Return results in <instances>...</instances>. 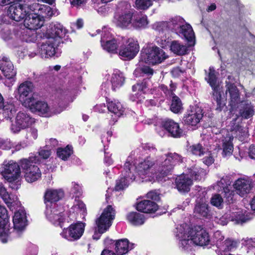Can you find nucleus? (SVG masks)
Segmentation results:
<instances>
[{
	"label": "nucleus",
	"mask_w": 255,
	"mask_h": 255,
	"mask_svg": "<svg viewBox=\"0 0 255 255\" xmlns=\"http://www.w3.org/2000/svg\"><path fill=\"white\" fill-rule=\"evenodd\" d=\"M183 157L176 153H168L159 157L155 163L153 159L148 156L138 166L139 175H147L153 173L152 168L156 169V177L158 181H162L173 169L174 166L183 162Z\"/></svg>",
	"instance_id": "1"
},
{
	"label": "nucleus",
	"mask_w": 255,
	"mask_h": 255,
	"mask_svg": "<svg viewBox=\"0 0 255 255\" xmlns=\"http://www.w3.org/2000/svg\"><path fill=\"white\" fill-rule=\"evenodd\" d=\"M176 230V237L179 239L180 247L185 251L191 250L192 245L204 246L210 242L208 233L200 226L190 228L187 224H183Z\"/></svg>",
	"instance_id": "2"
},
{
	"label": "nucleus",
	"mask_w": 255,
	"mask_h": 255,
	"mask_svg": "<svg viewBox=\"0 0 255 255\" xmlns=\"http://www.w3.org/2000/svg\"><path fill=\"white\" fill-rule=\"evenodd\" d=\"M115 210L112 206H108L101 215L95 221L97 227L93 235L94 240L99 239L101 235L109 229L112 225V221L115 219Z\"/></svg>",
	"instance_id": "3"
},
{
	"label": "nucleus",
	"mask_w": 255,
	"mask_h": 255,
	"mask_svg": "<svg viewBox=\"0 0 255 255\" xmlns=\"http://www.w3.org/2000/svg\"><path fill=\"white\" fill-rule=\"evenodd\" d=\"M40 162L37 156H30L28 158L20 160V166L24 173V178L28 182H33L41 177V173L39 167L33 164Z\"/></svg>",
	"instance_id": "4"
},
{
	"label": "nucleus",
	"mask_w": 255,
	"mask_h": 255,
	"mask_svg": "<svg viewBox=\"0 0 255 255\" xmlns=\"http://www.w3.org/2000/svg\"><path fill=\"white\" fill-rule=\"evenodd\" d=\"M133 12L130 5L126 2H122L119 5V11L114 17L116 25L122 28H128L131 27Z\"/></svg>",
	"instance_id": "5"
},
{
	"label": "nucleus",
	"mask_w": 255,
	"mask_h": 255,
	"mask_svg": "<svg viewBox=\"0 0 255 255\" xmlns=\"http://www.w3.org/2000/svg\"><path fill=\"white\" fill-rule=\"evenodd\" d=\"M15 97L25 107L31 105L35 101L33 84L29 81L21 83L15 91Z\"/></svg>",
	"instance_id": "6"
},
{
	"label": "nucleus",
	"mask_w": 255,
	"mask_h": 255,
	"mask_svg": "<svg viewBox=\"0 0 255 255\" xmlns=\"http://www.w3.org/2000/svg\"><path fill=\"white\" fill-rule=\"evenodd\" d=\"M131 160V158L130 157L127 159L122 172L123 176L116 181L115 187L116 191H119L125 189L135 179V167Z\"/></svg>",
	"instance_id": "7"
},
{
	"label": "nucleus",
	"mask_w": 255,
	"mask_h": 255,
	"mask_svg": "<svg viewBox=\"0 0 255 255\" xmlns=\"http://www.w3.org/2000/svg\"><path fill=\"white\" fill-rule=\"evenodd\" d=\"M167 58L165 52L156 46L146 48L141 55V60L153 65L161 63Z\"/></svg>",
	"instance_id": "8"
},
{
	"label": "nucleus",
	"mask_w": 255,
	"mask_h": 255,
	"mask_svg": "<svg viewBox=\"0 0 255 255\" xmlns=\"http://www.w3.org/2000/svg\"><path fill=\"white\" fill-rule=\"evenodd\" d=\"M26 108L39 115L48 117L59 114L63 111L61 108L50 107L46 102L42 101H36V100L35 102H31V105L27 106Z\"/></svg>",
	"instance_id": "9"
},
{
	"label": "nucleus",
	"mask_w": 255,
	"mask_h": 255,
	"mask_svg": "<svg viewBox=\"0 0 255 255\" xmlns=\"http://www.w3.org/2000/svg\"><path fill=\"white\" fill-rule=\"evenodd\" d=\"M170 89L167 87L161 85L158 87V91L163 92L165 96L168 99H171V104L170 106L171 111L174 113H178L180 112L183 108L182 102L179 97L176 96L173 93L176 89V85L173 83L170 85Z\"/></svg>",
	"instance_id": "10"
},
{
	"label": "nucleus",
	"mask_w": 255,
	"mask_h": 255,
	"mask_svg": "<svg viewBox=\"0 0 255 255\" xmlns=\"http://www.w3.org/2000/svg\"><path fill=\"white\" fill-rule=\"evenodd\" d=\"M205 79L213 90L214 99L216 101L217 104L216 110L220 111L225 106V103L221 100V95L218 91L219 86L217 83L215 71L213 68H210L209 74Z\"/></svg>",
	"instance_id": "11"
},
{
	"label": "nucleus",
	"mask_w": 255,
	"mask_h": 255,
	"mask_svg": "<svg viewBox=\"0 0 255 255\" xmlns=\"http://www.w3.org/2000/svg\"><path fill=\"white\" fill-rule=\"evenodd\" d=\"M139 51L137 41L132 38H129L125 43L121 45L119 55L125 59L133 58Z\"/></svg>",
	"instance_id": "12"
},
{
	"label": "nucleus",
	"mask_w": 255,
	"mask_h": 255,
	"mask_svg": "<svg viewBox=\"0 0 255 255\" xmlns=\"http://www.w3.org/2000/svg\"><path fill=\"white\" fill-rule=\"evenodd\" d=\"M34 123V120L25 112H19L17 113L14 124H12L10 129L13 133H17L22 129L31 126Z\"/></svg>",
	"instance_id": "13"
},
{
	"label": "nucleus",
	"mask_w": 255,
	"mask_h": 255,
	"mask_svg": "<svg viewBox=\"0 0 255 255\" xmlns=\"http://www.w3.org/2000/svg\"><path fill=\"white\" fill-rule=\"evenodd\" d=\"M85 229V224L78 223L71 225L68 228L64 229L61 236L69 241L77 240L82 236Z\"/></svg>",
	"instance_id": "14"
},
{
	"label": "nucleus",
	"mask_w": 255,
	"mask_h": 255,
	"mask_svg": "<svg viewBox=\"0 0 255 255\" xmlns=\"http://www.w3.org/2000/svg\"><path fill=\"white\" fill-rule=\"evenodd\" d=\"M59 44V40H54L53 37H48L41 45L39 49V54L42 58L51 57L55 55L56 49Z\"/></svg>",
	"instance_id": "15"
},
{
	"label": "nucleus",
	"mask_w": 255,
	"mask_h": 255,
	"mask_svg": "<svg viewBox=\"0 0 255 255\" xmlns=\"http://www.w3.org/2000/svg\"><path fill=\"white\" fill-rule=\"evenodd\" d=\"M29 13L26 9V4L16 3L10 5L7 8L8 16L16 21H19L23 19Z\"/></svg>",
	"instance_id": "16"
},
{
	"label": "nucleus",
	"mask_w": 255,
	"mask_h": 255,
	"mask_svg": "<svg viewBox=\"0 0 255 255\" xmlns=\"http://www.w3.org/2000/svg\"><path fill=\"white\" fill-rule=\"evenodd\" d=\"M63 211L62 207L48 206V207H46L45 214L48 220L53 224L59 225L62 228L61 223L64 220Z\"/></svg>",
	"instance_id": "17"
},
{
	"label": "nucleus",
	"mask_w": 255,
	"mask_h": 255,
	"mask_svg": "<svg viewBox=\"0 0 255 255\" xmlns=\"http://www.w3.org/2000/svg\"><path fill=\"white\" fill-rule=\"evenodd\" d=\"M0 69L5 78L9 81L7 86H12L15 81L14 77L16 72L14 69L12 63L7 57L3 56L0 61Z\"/></svg>",
	"instance_id": "18"
},
{
	"label": "nucleus",
	"mask_w": 255,
	"mask_h": 255,
	"mask_svg": "<svg viewBox=\"0 0 255 255\" xmlns=\"http://www.w3.org/2000/svg\"><path fill=\"white\" fill-rule=\"evenodd\" d=\"M101 45L103 48L109 53H115L117 52L118 44L117 40L112 37V35L107 28L102 31Z\"/></svg>",
	"instance_id": "19"
},
{
	"label": "nucleus",
	"mask_w": 255,
	"mask_h": 255,
	"mask_svg": "<svg viewBox=\"0 0 255 255\" xmlns=\"http://www.w3.org/2000/svg\"><path fill=\"white\" fill-rule=\"evenodd\" d=\"M2 174L7 181L12 182L17 180L20 176V172L18 164L13 161H9L4 165Z\"/></svg>",
	"instance_id": "20"
},
{
	"label": "nucleus",
	"mask_w": 255,
	"mask_h": 255,
	"mask_svg": "<svg viewBox=\"0 0 255 255\" xmlns=\"http://www.w3.org/2000/svg\"><path fill=\"white\" fill-rule=\"evenodd\" d=\"M206 192H202V196L198 197L195 205L194 213L195 216L198 218L203 217H207L209 215V209L208 201L206 197Z\"/></svg>",
	"instance_id": "21"
},
{
	"label": "nucleus",
	"mask_w": 255,
	"mask_h": 255,
	"mask_svg": "<svg viewBox=\"0 0 255 255\" xmlns=\"http://www.w3.org/2000/svg\"><path fill=\"white\" fill-rule=\"evenodd\" d=\"M202 117V109L195 106L187 112L184 117L183 121L186 125L195 126L200 122Z\"/></svg>",
	"instance_id": "22"
},
{
	"label": "nucleus",
	"mask_w": 255,
	"mask_h": 255,
	"mask_svg": "<svg viewBox=\"0 0 255 255\" xmlns=\"http://www.w3.org/2000/svg\"><path fill=\"white\" fill-rule=\"evenodd\" d=\"M8 217L7 211L4 207L0 206V237H2V243H6L7 240L5 237H8L9 232V226L8 225Z\"/></svg>",
	"instance_id": "23"
},
{
	"label": "nucleus",
	"mask_w": 255,
	"mask_h": 255,
	"mask_svg": "<svg viewBox=\"0 0 255 255\" xmlns=\"http://www.w3.org/2000/svg\"><path fill=\"white\" fill-rule=\"evenodd\" d=\"M64 196V192L61 189H48L44 195V201L46 207L53 206L58 207L56 202Z\"/></svg>",
	"instance_id": "24"
},
{
	"label": "nucleus",
	"mask_w": 255,
	"mask_h": 255,
	"mask_svg": "<svg viewBox=\"0 0 255 255\" xmlns=\"http://www.w3.org/2000/svg\"><path fill=\"white\" fill-rule=\"evenodd\" d=\"M13 231L18 234L22 232L27 225L26 213L23 210L15 212L13 217Z\"/></svg>",
	"instance_id": "25"
},
{
	"label": "nucleus",
	"mask_w": 255,
	"mask_h": 255,
	"mask_svg": "<svg viewBox=\"0 0 255 255\" xmlns=\"http://www.w3.org/2000/svg\"><path fill=\"white\" fill-rule=\"evenodd\" d=\"M237 193L241 196L249 193L253 187L252 181L249 179L239 178L233 184Z\"/></svg>",
	"instance_id": "26"
},
{
	"label": "nucleus",
	"mask_w": 255,
	"mask_h": 255,
	"mask_svg": "<svg viewBox=\"0 0 255 255\" xmlns=\"http://www.w3.org/2000/svg\"><path fill=\"white\" fill-rule=\"evenodd\" d=\"M25 17L24 25L29 30H36L43 24L44 19L36 13H28L27 16Z\"/></svg>",
	"instance_id": "27"
},
{
	"label": "nucleus",
	"mask_w": 255,
	"mask_h": 255,
	"mask_svg": "<svg viewBox=\"0 0 255 255\" xmlns=\"http://www.w3.org/2000/svg\"><path fill=\"white\" fill-rule=\"evenodd\" d=\"M162 126L173 137H179L182 134V130L179 124L172 120L168 119L163 122Z\"/></svg>",
	"instance_id": "28"
},
{
	"label": "nucleus",
	"mask_w": 255,
	"mask_h": 255,
	"mask_svg": "<svg viewBox=\"0 0 255 255\" xmlns=\"http://www.w3.org/2000/svg\"><path fill=\"white\" fill-rule=\"evenodd\" d=\"M192 184V180L184 174L178 176L175 179L176 187L180 192H188Z\"/></svg>",
	"instance_id": "29"
},
{
	"label": "nucleus",
	"mask_w": 255,
	"mask_h": 255,
	"mask_svg": "<svg viewBox=\"0 0 255 255\" xmlns=\"http://www.w3.org/2000/svg\"><path fill=\"white\" fill-rule=\"evenodd\" d=\"M227 91L230 95V105L232 109L236 107L241 102L239 90L237 87L233 84L226 82Z\"/></svg>",
	"instance_id": "30"
},
{
	"label": "nucleus",
	"mask_w": 255,
	"mask_h": 255,
	"mask_svg": "<svg viewBox=\"0 0 255 255\" xmlns=\"http://www.w3.org/2000/svg\"><path fill=\"white\" fill-rule=\"evenodd\" d=\"M136 209L144 213H154L158 209V205L155 202L149 200H144L138 202Z\"/></svg>",
	"instance_id": "31"
},
{
	"label": "nucleus",
	"mask_w": 255,
	"mask_h": 255,
	"mask_svg": "<svg viewBox=\"0 0 255 255\" xmlns=\"http://www.w3.org/2000/svg\"><path fill=\"white\" fill-rule=\"evenodd\" d=\"M239 113L242 118L245 119H249L255 113V106L248 101H242Z\"/></svg>",
	"instance_id": "32"
},
{
	"label": "nucleus",
	"mask_w": 255,
	"mask_h": 255,
	"mask_svg": "<svg viewBox=\"0 0 255 255\" xmlns=\"http://www.w3.org/2000/svg\"><path fill=\"white\" fill-rule=\"evenodd\" d=\"M133 245V244L129 245L127 239H121L116 241L115 249L117 255H123L129 250L132 249Z\"/></svg>",
	"instance_id": "33"
},
{
	"label": "nucleus",
	"mask_w": 255,
	"mask_h": 255,
	"mask_svg": "<svg viewBox=\"0 0 255 255\" xmlns=\"http://www.w3.org/2000/svg\"><path fill=\"white\" fill-rule=\"evenodd\" d=\"M125 80V78L123 73L118 70H115L111 79L112 89L115 90L122 86Z\"/></svg>",
	"instance_id": "34"
},
{
	"label": "nucleus",
	"mask_w": 255,
	"mask_h": 255,
	"mask_svg": "<svg viewBox=\"0 0 255 255\" xmlns=\"http://www.w3.org/2000/svg\"><path fill=\"white\" fill-rule=\"evenodd\" d=\"M147 24L148 21L145 15L141 13L133 14L131 27L135 28H140L145 27Z\"/></svg>",
	"instance_id": "35"
},
{
	"label": "nucleus",
	"mask_w": 255,
	"mask_h": 255,
	"mask_svg": "<svg viewBox=\"0 0 255 255\" xmlns=\"http://www.w3.org/2000/svg\"><path fill=\"white\" fill-rule=\"evenodd\" d=\"M179 36L185 38L188 41H192L195 38V35L191 26L185 22L180 28V31L177 32Z\"/></svg>",
	"instance_id": "36"
},
{
	"label": "nucleus",
	"mask_w": 255,
	"mask_h": 255,
	"mask_svg": "<svg viewBox=\"0 0 255 255\" xmlns=\"http://www.w3.org/2000/svg\"><path fill=\"white\" fill-rule=\"evenodd\" d=\"M109 111L114 113L116 117H120L124 114L125 109L119 101L114 100L108 103Z\"/></svg>",
	"instance_id": "37"
},
{
	"label": "nucleus",
	"mask_w": 255,
	"mask_h": 255,
	"mask_svg": "<svg viewBox=\"0 0 255 255\" xmlns=\"http://www.w3.org/2000/svg\"><path fill=\"white\" fill-rule=\"evenodd\" d=\"M66 33V29L63 25L59 23L55 24L52 28L51 35L49 37H53L54 40H59V44L61 42L62 38L65 36Z\"/></svg>",
	"instance_id": "38"
},
{
	"label": "nucleus",
	"mask_w": 255,
	"mask_h": 255,
	"mask_svg": "<svg viewBox=\"0 0 255 255\" xmlns=\"http://www.w3.org/2000/svg\"><path fill=\"white\" fill-rule=\"evenodd\" d=\"M185 22L184 19L180 16L172 18L168 21V29L176 33L177 32L180 31V28Z\"/></svg>",
	"instance_id": "39"
},
{
	"label": "nucleus",
	"mask_w": 255,
	"mask_h": 255,
	"mask_svg": "<svg viewBox=\"0 0 255 255\" xmlns=\"http://www.w3.org/2000/svg\"><path fill=\"white\" fill-rule=\"evenodd\" d=\"M127 218L131 224L134 226L141 225L145 221L144 215L136 212L128 213L127 216Z\"/></svg>",
	"instance_id": "40"
},
{
	"label": "nucleus",
	"mask_w": 255,
	"mask_h": 255,
	"mask_svg": "<svg viewBox=\"0 0 255 255\" xmlns=\"http://www.w3.org/2000/svg\"><path fill=\"white\" fill-rule=\"evenodd\" d=\"M170 47L171 51L176 55H183L187 53V46L180 43L178 41L173 40L171 41Z\"/></svg>",
	"instance_id": "41"
},
{
	"label": "nucleus",
	"mask_w": 255,
	"mask_h": 255,
	"mask_svg": "<svg viewBox=\"0 0 255 255\" xmlns=\"http://www.w3.org/2000/svg\"><path fill=\"white\" fill-rule=\"evenodd\" d=\"M238 118L239 117L237 115L233 118L232 121L231 123V127L230 129L233 131H235L236 135L241 138V136H246L247 132L246 129L239 126V122L236 123Z\"/></svg>",
	"instance_id": "42"
},
{
	"label": "nucleus",
	"mask_w": 255,
	"mask_h": 255,
	"mask_svg": "<svg viewBox=\"0 0 255 255\" xmlns=\"http://www.w3.org/2000/svg\"><path fill=\"white\" fill-rule=\"evenodd\" d=\"M238 242L232 239L228 238L225 241L220 243V245L217 244L218 248L220 251L223 252L231 251L238 246Z\"/></svg>",
	"instance_id": "43"
},
{
	"label": "nucleus",
	"mask_w": 255,
	"mask_h": 255,
	"mask_svg": "<svg viewBox=\"0 0 255 255\" xmlns=\"http://www.w3.org/2000/svg\"><path fill=\"white\" fill-rule=\"evenodd\" d=\"M233 137L229 135L222 140L223 154L224 156H229L232 154L233 150Z\"/></svg>",
	"instance_id": "44"
},
{
	"label": "nucleus",
	"mask_w": 255,
	"mask_h": 255,
	"mask_svg": "<svg viewBox=\"0 0 255 255\" xmlns=\"http://www.w3.org/2000/svg\"><path fill=\"white\" fill-rule=\"evenodd\" d=\"M189 174L194 180H200L204 178L206 174V172L203 169L195 166L190 169Z\"/></svg>",
	"instance_id": "45"
},
{
	"label": "nucleus",
	"mask_w": 255,
	"mask_h": 255,
	"mask_svg": "<svg viewBox=\"0 0 255 255\" xmlns=\"http://www.w3.org/2000/svg\"><path fill=\"white\" fill-rule=\"evenodd\" d=\"M230 218L236 224H243L250 220L248 217L245 215L241 211L233 213Z\"/></svg>",
	"instance_id": "46"
},
{
	"label": "nucleus",
	"mask_w": 255,
	"mask_h": 255,
	"mask_svg": "<svg viewBox=\"0 0 255 255\" xmlns=\"http://www.w3.org/2000/svg\"><path fill=\"white\" fill-rule=\"evenodd\" d=\"M206 150L205 148H204L201 144L199 143L190 146L188 148L189 152L195 155L199 156L205 155Z\"/></svg>",
	"instance_id": "47"
},
{
	"label": "nucleus",
	"mask_w": 255,
	"mask_h": 255,
	"mask_svg": "<svg viewBox=\"0 0 255 255\" xmlns=\"http://www.w3.org/2000/svg\"><path fill=\"white\" fill-rule=\"evenodd\" d=\"M71 146L67 145L65 148H59L58 149L57 154L58 156L62 160H66L72 154Z\"/></svg>",
	"instance_id": "48"
},
{
	"label": "nucleus",
	"mask_w": 255,
	"mask_h": 255,
	"mask_svg": "<svg viewBox=\"0 0 255 255\" xmlns=\"http://www.w3.org/2000/svg\"><path fill=\"white\" fill-rule=\"evenodd\" d=\"M36 14L41 16L43 19L44 17H50L53 14L51 7L45 4L41 5L40 11Z\"/></svg>",
	"instance_id": "49"
},
{
	"label": "nucleus",
	"mask_w": 255,
	"mask_h": 255,
	"mask_svg": "<svg viewBox=\"0 0 255 255\" xmlns=\"http://www.w3.org/2000/svg\"><path fill=\"white\" fill-rule=\"evenodd\" d=\"M24 4H26L27 11L30 9L34 12V13H38L39 11H40L42 4L36 2L31 3L30 0H24Z\"/></svg>",
	"instance_id": "50"
},
{
	"label": "nucleus",
	"mask_w": 255,
	"mask_h": 255,
	"mask_svg": "<svg viewBox=\"0 0 255 255\" xmlns=\"http://www.w3.org/2000/svg\"><path fill=\"white\" fill-rule=\"evenodd\" d=\"M38 136L37 130L36 128H31L27 130L25 138L28 143L32 142Z\"/></svg>",
	"instance_id": "51"
},
{
	"label": "nucleus",
	"mask_w": 255,
	"mask_h": 255,
	"mask_svg": "<svg viewBox=\"0 0 255 255\" xmlns=\"http://www.w3.org/2000/svg\"><path fill=\"white\" fill-rule=\"evenodd\" d=\"M0 196L6 203H10L13 200L2 183H0Z\"/></svg>",
	"instance_id": "52"
},
{
	"label": "nucleus",
	"mask_w": 255,
	"mask_h": 255,
	"mask_svg": "<svg viewBox=\"0 0 255 255\" xmlns=\"http://www.w3.org/2000/svg\"><path fill=\"white\" fill-rule=\"evenodd\" d=\"M152 4L151 0H136V7L140 9H146Z\"/></svg>",
	"instance_id": "53"
},
{
	"label": "nucleus",
	"mask_w": 255,
	"mask_h": 255,
	"mask_svg": "<svg viewBox=\"0 0 255 255\" xmlns=\"http://www.w3.org/2000/svg\"><path fill=\"white\" fill-rule=\"evenodd\" d=\"M153 28L159 32H163L168 29V21H160L155 23L153 26Z\"/></svg>",
	"instance_id": "54"
},
{
	"label": "nucleus",
	"mask_w": 255,
	"mask_h": 255,
	"mask_svg": "<svg viewBox=\"0 0 255 255\" xmlns=\"http://www.w3.org/2000/svg\"><path fill=\"white\" fill-rule=\"evenodd\" d=\"M210 202L212 205L220 208L223 205V199L220 195L214 194L212 197Z\"/></svg>",
	"instance_id": "55"
},
{
	"label": "nucleus",
	"mask_w": 255,
	"mask_h": 255,
	"mask_svg": "<svg viewBox=\"0 0 255 255\" xmlns=\"http://www.w3.org/2000/svg\"><path fill=\"white\" fill-rule=\"evenodd\" d=\"M231 182L230 177L227 176L223 177L221 180L217 182V185L221 188H223V190L226 188H229Z\"/></svg>",
	"instance_id": "56"
},
{
	"label": "nucleus",
	"mask_w": 255,
	"mask_h": 255,
	"mask_svg": "<svg viewBox=\"0 0 255 255\" xmlns=\"http://www.w3.org/2000/svg\"><path fill=\"white\" fill-rule=\"evenodd\" d=\"M222 193L226 199V202L229 204L233 202L234 195V192L233 190H230L229 188H226Z\"/></svg>",
	"instance_id": "57"
},
{
	"label": "nucleus",
	"mask_w": 255,
	"mask_h": 255,
	"mask_svg": "<svg viewBox=\"0 0 255 255\" xmlns=\"http://www.w3.org/2000/svg\"><path fill=\"white\" fill-rule=\"evenodd\" d=\"M206 156L202 159L203 162L207 166L211 165L214 162V158L210 151H206Z\"/></svg>",
	"instance_id": "58"
},
{
	"label": "nucleus",
	"mask_w": 255,
	"mask_h": 255,
	"mask_svg": "<svg viewBox=\"0 0 255 255\" xmlns=\"http://www.w3.org/2000/svg\"><path fill=\"white\" fill-rule=\"evenodd\" d=\"M146 88V87L144 83H137V84L133 85L132 88L133 91H137V94H139L141 96L142 94H144L145 93V89Z\"/></svg>",
	"instance_id": "59"
},
{
	"label": "nucleus",
	"mask_w": 255,
	"mask_h": 255,
	"mask_svg": "<svg viewBox=\"0 0 255 255\" xmlns=\"http://www.w3.org/2000/svg\"><path fill=\"white\" fill-rule=\"evenodd\" d=\"M141 71L142 73L147 76H151L153 74V70L148 66H143L141 68H136L134 71V74L136 75V73Z\"/></svg>",
	"instance_id": "60"
},
{
	"label": "nucleus",
	"mask_w": 255,
	"mask_h": 255,
	"mask_svg": "<svg viewBox=\"0 0 255 255\" xmlns=\"http://www.w3.org/2000/svg\"><path fill=\"white\" fill-rule=\"evenodd\" d=\"M72 191L76 197H80L82 194V189L81 187L76 183H72Z\"/></svg>",
	"instance_id": "61"
},
{
	"label": "nucleus",
	"mask_w": 255,
	"mask_h": 255,
	"mask_svg": "<svg viewBox=\"0 0 255 255\" xmlns=\"http://www.w3.org/2000/svg\"><path fill=\"white\" fill-rule=\"evenodd\" d=\"M51 155V151L48 149H41L38 152V155H37L38 158L40 159V157L43 159H47ZM34 156H36L34 155ZM40 160V159H39Z\"/></svg>",
	"instance_id": "62"
},
{
	"label": "nucleus",
	"mask_w": 255,
	"mask_h": 255,
	"mask_svg": "<svg viewBox=\"0 0 255 255\" xmlns=\"http://www.w3.org/2000/svg\"><path fill=\"white\" fill-rule=\"evenodd\" d=\"M147 198L153 200L158 201L159 200V194L155 191H151L148 192L146 194Z\"/></svg>",
	"instance_id": "63"
},
{
	"label": "nucleus",
	"mask_w": 255,
	"mask_h": 255,
	"mask_svg": "<svg viewBox=\"0 0 255 255\" xmlns=\"http://www.w3.org/2000/svg\"><path fill=\"white\" fill-rule=\"evenodd\" d=\"M224 239V236L223 235L222 232L220 231H217L214 233V239L217 242V244L220 245L222 243L221 242Z\"/></svg>",
	"instance_id": "64"
}]
</instances>
